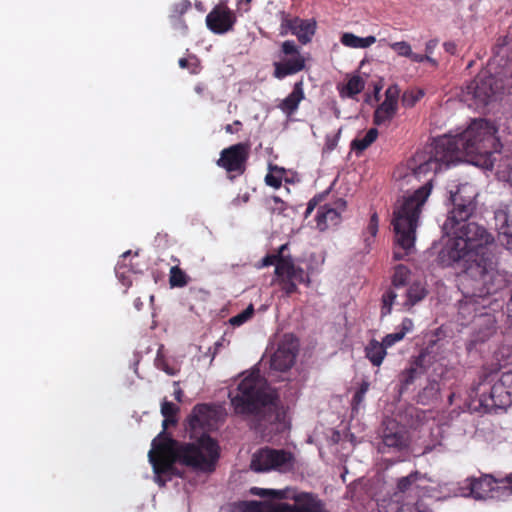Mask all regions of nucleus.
<instances>
[{
    "mask_svg": "<svg viewBox=\"0 0 512 512\" xmlns=\"http://www.w3.org/2000/svg\"><path fill=\"white\" fill-rule=\"evenodd\" d=\"M294 456L283 449L262 448L253 454L250 468L256 472L277 470L287 472L293 469Z\"/></svg>",
    "mask_w": 512,
    "mask_h": 512,
    "instance_id": "0eeeda50",
    "label": "nucleus"
},
{
    "mask_svg": "<svg viewBox=\"0 0 512 512\" xmlns=\"http://www.w3.org/2000/svg\"><path fill=\"white\" fill-rule=\"evenodd\" d=\"M496 133L497 128L491 122L475 119L462 133L440 136L415 153L410 162L413 175L427 180L394 211L392 224L397 245L393 252L394 260L403 259L414 249L419 216L432 191L435 174L467 156L498 152L500 143Z\"/></svg>",
    "mask_w": 512,
    "mask_h": 512,
    "instance_id": "f257e3e1",
    "label": "nucleus"
},
{
    "mask_svg": "<svg viewBox=\"0 0 512 512\" xmlns=\"http://www.w3.org/2000/svg\"><path fill=\"white\" fill-rule=\"evenodd\" d=\"M301 83H296L293 91L281 102L280 108L287 114L293 113L303 98V92L300 88Z\"/></svg>",
    "mask_w": 512,
    "mask_h": 512,
    "instance_id": "a878e982",
    "label": "nucleus"
},
{
    "mask_svg": "<svg viewBox=\"0 0 512 512\" xmlns=\"http://www.w3.org/2000/svg\"><path fill=\"white\" fill-rule=\"evenodd\" d=\"M320 202V194L314 195V197L308 202L306 211L304 213L305 218H307L311 212L315 209V207Z\"/></svg>",
    "mask_w": 512,
    "mask_h": 512,
    "instance_id": "37998d69",
    "label": "nucleus"
},
{
    "mask_svg": "<svg viewBox=\"0 0 512 512\" xmlns=\"http://www.w3.org/2000/svg\"><path fill=\"white\" fill-rule=\"evenodd\" d=\"M444 233L453 236L445 249L448 260L451 264L463 263L467 284H472L482 294L507 286L506 274L498 269L497 257L491 251L495 238L485 227L465 222Z\"/></svg>",
    "mask_w": 512,
    "mask_h": 512,
    "instance_id": "7ed1b4c3",
    "label": "nucleus"
},
{
    "mask_svg": "<svg viewBox=\"0 0 512 512\" xmlns=\"http://www.w3.org/2000/svg\"><path fill=\"white\" fill-rule=\"evenodd\" d=\"M182 396H183V391L180 389V388H177L175 391H174V397L177 401H182Z\"/></svg>",
    "mask_w": 512,
    "mask_h": 512,
    "instance_id": "13d9d810",
    "label": "nucleus"
},
{
    "mask_svg": "<svg viewBox=\"0 0 512 512\" xmlns=\"http://www.w3.org/2000/svg\"><path fill=\"white\" fill-rule=\"evenodd\" d=\"M178 412L179 407L174 403L166 399L161 403L163 430L152 441V448L148 454L159 486H164L172 475L178 474L176 463L195 470L211 472L219 459V445L211 436L203 434L195 442H180L166 432L169 425L177 423Z\"/></svg>",
    "mask_w": 512,
    "mask_h": 512,
    "instance_id": "f03ea898",
    "label": "nucleus"
},
{
    "mask_svg": "<svg viewBox=\"0 0 512 512\" xmlns=\"http://www.w3.org/2000/svg\"><path fill=\"white\" fill-rule=\"evenodd\" d=\"M424 358H425V355L422 353L420 354L414 361V367H417V368H421L422 365H423V361H424Z\"/></svg>",
    "mask_w": 512,
    "mask_h": 512,
    "instance_id": "5fc2aeb1",
    "label": "nucleus"
},
{
    "mask_svg": "<svg viewBox=\"0 0 512 512\" xmlns=\"http://www.w3.org/2000/svg\"><path fill=\"white\" fill-rule=\"evenodd\" d=\"M241 512H320L309 507L290 506L289 503L244 501L239 504Z\"/></svg>",
    "mask_w": 512,
    "mask_h": 512,
    "instance_id": "dca6fc26",
    "label": "nucleus"
},
{
    "mask_svg": "<svg viewBox=\"0 0 512 512\" xmlns=\"http://www.w3.org/2000/svg\"><path fill=\"white\" fill-rule=\"evenodd\" d=\"M408 330H409V328L404 327L399 332L391 333V334L386 335L383 338V341L381 342V344H383L385 348L392 346L395 342L403 339V337L405 336L406 331H408Z\"/></svg>",
    "mask_w": 512,
    "mask_h": 512,
    "instance_id": "c9c22d12",
    "label": "nucleus"
},
{
    "mask_svg": "<svg viewBox=\"0 0 512 512\" xmlns=\"http://www.w3.org/2000/svg\"><path fill=\"white\" fill-rule=\"evenodd\" d=\"M273 76L282 80L287 76L294 75L302 71L305 67V59L303 56L282 58L278 62H274Z\"/></svg>",
    "mask_w": 512,
    "mask_h": 512,
    "instance_id": "4be33fe9",
    "label": "nucleus"
},
{
    "mask_svg": "<svg viewBox=\"0 0 512 512\" xmlns=\"http://www.w3.org/2000/svg\"><path fill=\"white\" fill-rule=\"evenodd\" d=\"M178 63L182 69L189 68V61L186 58H180Z\"/></svg>",
    "mask_w": 512,
    "mask_h": 512,
    "instance_id": "4d7b16f0",
    "label": "nucleus"
},
{
    "mask_svg": "<svg viewBox=\"0 0 512 512\" xmlns=\"http://www.w3.org/2000/svg\"><path fill=\"white\" fill-rule=\"evenodd\" d=\"M339 133H340V131L336 135H334V136H327L326 137V149L328 151L333 150L337 146Z\"/></svg>",
    "mask_w": 512,
    "mask_h": 512,
    "instance_id": "a18cd8bd",
    "label": "nucleus"
},
{
    "mask_svg": "<svg viewBox=\"0 0 512 512\" xmlns=\"http://www.w3.org/2000/svg\"><path fill=\"white\" fill-rule=\"evenodd\" d=\"M500 483H506L507 486L505 488L509 489L512 492V474L506 475L503 479L499 481Z\"/></svg>",
    "mask_w": 512,
    "mask_h": 512,
    "instance_id": "3c124183",
    "label": "nucleus"
},
{
    "mask_svg": "<svg viewBox=\"0 0 512 512\" xmlns=\"http://www.w3.org/2000/svg\"><path fill=\"white\" fill-rule=\"evenodd\" d=\"M378 136V130L376 128H370L363 137L355 138L351 143L352 150L356 152H362L367 149Z\"/></svg>",
    "mask_w": 512,
    "mask_h": 512,
    "instance_id": "c85d7f7f",
    "label": "nucleus"
},
{
    "mask_svg": "<svg viewBox=\"0 0 512 512\" xmlns=\"http://www.w3.org/2000/svg\"><path fill=\"white\" fill-rule=\"evenodd\" d=\"M281 53L285 56L290 57L302 56L299 52L297 45L292 40H287L282 43Z\"/></svg>",
    "mask_w": 512,
    "mask_h": 512,
    "instance_id": "f704fd0d",
    "label": "nucleus"
},
{
    "mask_svg": "<svg viewBox=\"0 0 512 512\" xmlns=\"http://www.w3.org/2000/svg\"><path fill=\"white\" fill-rule=\"evenodd\" d=\"M286 250H288L287 243L281 245L276 253L263 257L260 267L275 265V275L281 288L290 295L297 290V283L304 280V271L295 266L291 256L285 254Z\"/></svg>",
    "mask_w": 512,
    "mask_h": 512,
    "instance_id": "423d86ee",
    "label": "nucleus"
},
{
    "mask_svg": "<svg viewBox=\"0 0 512 512\" xmlns=\"http://www.w3.org/2000/svg\"><path fill=\"white\" fill-rule=\"evenodd\" d=\"M438 45L437 39H430L425 44V54L432 55Z\"/></svg>",
    "mask_w": 512,
    "mask_h": 512,
    "instance_id": "de8ad7c7",
    "label": "nucleus"
},
{
    "mask_svg": "<svg viewBox=\"0 0 512 512\" xmlns=\"http://www.w3.org/2000/svg\"><path fill=\"white\" fill-rule=\"evenodd\" d=\"M497 241L506 250L512 252V214L507 207L494 212Z\"/></svg>",
    "mask_w": 512,
    "mask_h": 512,
    "instance_id": "a211bd4d",
    "label": "nucleus"
},
{
    "mask_svg": "<svg viewBox=\"0 0 512 512\" xmlns=\"http://www.w3.org/2000/svg\"><path fill=\"white\" fill-rule=\"evenodd\" d=\"M478 196L477 188L470 183H463L457 187L455 192H450L452 209L448 212L443 223V231H453L457 225L465 223L475 213Z\"/></svg>",
    "mask_w": 512,
    "mask_h": 512,
    "instance_id": "39448f33",
    "label": "nucleus"
},
{
    "mask_svg": "<svg viewBox=\"0 0 512 512\" xmlns=\"http://www.w3.org/2000/svg\"><path fill=\"white\" fill-rule=\"evenodd\" d=\"M217 416L218 410L216 407L209 404H197L193 408L187 421L189 427L192 430H196L198 428L210 426L212 422L216 421Z\"/></svg>",
    "mask_w": 512,
    "mask_h": 512,
    "instance_id": "6ab92c4d",
    "label": "nucleus"
},
{
    "mask_svg": "<svg viewBox=\"0 0 512 512\" xmlns=\"http://www.w3.org/2000/svg\"><path fill=\"white\" fill-rule=\"evenodd\" d=\"M494 333V329L491 325L487 326V333L484 336H479L478 340L485 341L488 337H490Z\"/></svg>",
    "mask_w": 512,
    "mask_h": 512,
    "instance_id": "603ef678",
    "label": "nucleus"
},
{
    "mask_svg": "<svg viewBox=\"0 0 512 512\" xmlns=\"http://www.w3.org/2000/svg\"><path fill=\"white\" fill-rule=\"evenodd\" d=\"M422 96V91H418L416 94L413 92H405L402 96V103L405 107H412Z\"/></svg>",
    "mask_w": 512,
    "mask_h": 512,
    "instance_id": "e433bc0d",
    "label": "nucleus"
},
{
    "mask_svg": "<svg viewBox=\"0 0 512 512\" xmlns=\"http://www.w3.org/2000/svg\"><path fill=\"white\" fill-rule=\"evenodd\" d=\"M230 323L233 324V325H236V326H240L244 322L237 321V322H230Z\"/></svg>",
    "mask_w": 512,
    "mask_h": 512,
    "instance_id": "69168bd1",
    "label": "nucleus"
},
{
    "mask_svg": "<svg viewBox=\"0 0 512 512\" xmlns=\"http://www.w3.org/2000/svg\"><path fill=\"white\" fill-rule=\"evenodd\" d=\"M507 181L512 186V169L508 172V179H507Z\"/></svg>",
    "mask_w": 512,
    "mask_h": 512,
    "instance_id": "e2e57ef3",
    "label": "nucleus"
},
{
    "mask_svg": "<svg viewBox=\"0 0 512 512\" xmlns=\"http://www.w3.org/2000/svg\"><path fill=\"white\" fill-rule=\"evenodd\" d=\"M422 371L419 370L417 367H414V365H412L410 368L406 369L405 371H403L400 375V382L403 386H408L409 384H411L415 378L421 374Z\"/></svg>",
    "mask_w": 512,
    "mask_h": 512,
    "instance_id": "72a5a7b5",
    "label": "nucleus"
},
{
    "mask_svg": "<svg viewBox=\"0 0 512 512\" xmlns=\"http://www.w3.org/2000/svg\"><path fill=\"white\" fill-rule=\"evenodd\" d=\"M369 389V383L367 381H363L360 385L359 392L360 394H366Z\"/></svg>",
    "mask_w": 512,
    "mask_h": 512,
    "instance_id": "6e6d98bb",
    "label": "nucleus"
},
{
    "mask_svg": "<svg viewBox=\"0 0 512 512\" xmlns=\"http://www.w3.org/2000/svg\"><path fill=\"white\" fill-rule=\"evenodd\" d=\"M466 272L461 276V284L464 288V299L459 302L458 313L462 318H476L487 317L489 314L486 307V297L497 293L493 291L489 293H479V291L472 284L466 283Z\"/></svg>",
    "mask_w": 512,
    "mask_h": 512,
    "instance_id": "9d476101",
    "label": "nucleus"
},
{
    "mask_svg": "<svg viewBox=\"0 0 512 512\" xmlns=\"http://www.w3.org/2000/svg\"><path fill=\"white\" fill-rule=\"evenodd\" d=\"M322 512H331L322 506Z\"/></svg>",
    "mask_w": 512,
    "mask_h": 512,
    "instance_id": "338daca9",
    "label": "nucleus"
},
{
    "mask_svg": "<svg viewBox=\"0 0 512 512\" xmlns=\"http://www.w3.org/2000/svg\"><path fill=\"white\" fill-rule=\"evenodd\" d=\"M242 127V123L239 120H235L232 124H227L225 126V131L229 134H235L239 132Z\"/></svg>",
    "mask_w": 512,
    "mask_h": 512,
    "instance_id": "c03bdc74",
    "label": "nucleus"
},
{
    "mask_svg": "<svg viewBox=\"0 0 512 512\" xmlns=\"http://www.w3.org/2000/svg\"><path fill=\"white\" fill-rule=\"evenodd\" d=\"M119 269H120V267H118V266H117V267H116V273H117V274H119V273H120Z\"/></svg>",
    "mask_w": 512,
    "mask_h": 512,
    "instance_id": "774afa93",
    "label": "nucleus"
},
{
    "mask_svg": "<svg viewBox=\"0 0 512 512\" xmlns=\"http://www.w3.org/2000/svg\"><path fill=\"white\" fill-rule=\"evenodd\" d=\"M420 478L421 474L417 471L410 473L408 476L400 478L397 483V490L402 493L410 490L412 485L415 484Z\"/></svg>",
    "mask_w": 512,
    "mask_h": 512,
    "instance_id": "473e14b6",
    "label": "nucleus"
},
{
    "mask_svg": "<svg viewBox=\"0 0 512 512\" xmlns=\"http://www.w3.org/2000/svg\"><path fill=\"white\" fill-rule=\"evenodd\" d=\"M283 169L279 170L278 174H274V173H268L265 177V182L267 185L273 187V188H280L281 185H282V173H283Z\"/></svg>",
    "mask_w": 512,
    "mask_h": 512,
    "instance_id": "4c0bfd02",
    "label": "nucleus"
},
{
    "mask_svg": "<svg viewBox=\"0 0 512 512\" xmlns=\"http://www.w3.org/2000/svg\"><path fill=\"white\" fill-rule=\"evenodd\" d=\"M250 492L262 498L270 497L279 500L290 499L294 501V504H290V506L309 507L314 511H320V502L317 500V496L311 493H298L291 488L265 489L258 487L251 488Z\"/></svg>",
    "mask_w": 512,
    "mask_h": 512,
    "instance_id": "9b49d317",
    "label": "nucleus"
},
{
    "mask_svg": "<svg viewBox=\"0 0 512 512\" xmlns=\"http://www.w3.org/2000/svg\"><path fill=\"white\" fill-rule=\"evenodd\" d=\"M389 47L397 53V55L409 58L412 62L419 60L418 53L412 51L411 45L406 41L393 42Z\"/></svg>",
    "mask_w": 512,
    "mask_h": 512,
    "instance_id": "7c9ffc66",
    "label": "nucleus"
},
{
    "mask_svg": "<svg viewBox=\"0 0 512 512\" xmlns=\"http://www.w3.org/2000/svg\"><path fill=\"white\" fill-rule=\"evenodd\" d=\"M299 341L292 334H285L270 359V368L286 372L294 365L298 353Z\"/></svg>",
    "mask_w": 512,
    "mask_h": 512,
    "instance_id": "f8f14e48",
    "label": "nucleus"
},
{
    "mask_svg": "<svg viewBox=\"0 0 512 512\" xmlns=\"http://www.w3.org/2000/svg\"><path fill=\"white\" fill-rule=\"evenodd\" d=\"M367 232L372 236H376L378 232V215L376 212H374L371 215L370 221L367 226Z\"/></svg>",
    "mask_w": 512,
    "mask_h": 512,
    "instance_id": "ea45409f",
    "label": "nucleus"
},
{
    "mask_svg": "<svg viewBox=\"0 0 512 512\" xmlns=\"http://www.w3.org/2000/svg\"><path fill=\"white\" fill-rule=\"evenodd\" d=\"M158 366L160 367V365L158 364ZM161 369H163L167 374L169 375H173L174 374V370L173 369H170L167 365H162L161 366Z\"/></svg>",
    "mask_w": 512,
    "mask_h": 512,
    "instance_id": "bf43d9fd",
    "label": "nucleus"
},
{
    "mask_svg": "<svg viewBox=\"0 0 512 512\" xmlns=\"http://www.w3.org/2000/svg\"><path fill=\"white\" fill-rule=\"evenodd\" d=\"M443 48L447 53L451 55H455L457 53V45L453 41L444 42Z\"/></svg>",
    "mask_w": 512,
    "mask_h": 512,
    "instance_id": "09e8293b",
    "label": "nucleus"
},
{
    "mask_svg": "<svg viewBox=\"0 0 512 512\" xmlns=\"http://www.w3.org/2000/svg\"><path fill=\"white\" fill-rule=\"evenodd\" d=\"M364 396L365 394H360L359 391L356 392V394L354 395V398H353V402L355 405H359L361 404V402L363 401L364 399Z\"/></svg>",
    "mask_w": 512,
    "mask_h": 512,
    "instance_id": "864d4df0",
    "label": "nucleus"
},
{
    "mask_svg": "<svg viewBox=\"0 0 512 512\" xmlns=\"http://www.w3.org/2000/svg\"><path fill=\"white\" fill-rule=\"evenodd\" d=\"M364 87H365L364 80L360 76L355 75V76L351 77L346 84V87H345L346 95L348 97H354L355 95L361 93L362 90L364 89Z\"/></svg>",
    "mask_w": 512,
    "mask_h": 512,
    "instance_id": "2f4dec72",
    "label": "nucleus"
},
{
    "mask_svg": "<svg viewBox=\"0 0 512 512\" xmlns=\"http://www.w3.org/2000/svg\"><path fill=\"white\" fill-rule=\"evenodd\" d=\"M316 31V22L301 19L299 17H289L284 15L281 20V35H285L288 32L295 35L299 42L307 44L311 41L312 36Z\"/></svg>",
    "mask_w": 512,
    "mask_h": 512,
    "instance_id": "4468645a",
    "label": "nucleus"
},
{
    "mask_svg": "<svg viewBox=\"0 0 512 512\" xmlns=\"http://www.w3.org/2000/svg\"><path fill=\"white\" fill-rule=\"evenodd\" d=\"M228 397L234 413L245 417H260L266 410L275 407L277 399L259 370H253L243 377Z\"/></svg>",
    "mask_w": 512,
    "mask_h": 512,
    "instance_id": "20e7f679",
    "label": "nucleus"
},
{
    "mask_svg": "<svg viewBox=\"0 0 512 512\" xmlns=\"http://www.w3.org/2000/svg\"><path fill=\"white\" fill-rule=\"evenodd\" d=\"M346 210V201L343 198L336 199L333 203L322 205V231L337 227L342 221V213Z\"/></svg>",
    "mask_w": 512,
    "mask_h": 512,
    "instance_id": "412c9836",
    "label": "nucleus"
},
{
    "mask_svg": "<svg viewBox=\"0 0 512 512\" xmlns=\"http://www.w3.org/2000/svg\"><path fill=\"white\" fill-rule=\"evenodd\" d=\"M254 314V307L250 304L245 310L241 313L231 317L229 320H249Z\"/></svg>",
    "mask_w": 512,
    "mask_h": 512,
    "instance_id": "a19ab883",
    "label": "nucleus"
},
{
    "mask_svg": "<svg viewBox=\"0 0 512 512\" xmlns=\"http://www.w3.org/2000/svg\"><path fill=\"white\" fill-rule=\"evenodd\" d=\"M130 254H131V251H126V252H124V253L122 254V256H121V257L125 259V258H126L127 256H129Z\"/></svg>",
    "mask_w": 512,
    "mask_h": 512,
    "instance_id": "0e129e2a",
    "label": "nucleus"
},
{
    "mask_svg": "<svg viewBox=\"0 0 512 512\" xmlns=\"http://www.w3.org/2000/svg\"><path fill=\"white\" fill-rule=\"evenodd\" d=\"M339 438H340V434L338 432H335L332 440L334 443H336V442H338Z\"/></svg>",
    "mask_w": 512,
    "mask_h": 512,
    "instance_id": "680f3d73",
    "label": "nucleus"
},
{
    "mask_svg": "<svg viewBox=\"0 0 512 512\" xmlns=\"http://www.w3.org/2000/svg\"><path fill=\"white\" fill-rule=\"evenodd\" d=\"M191 7V3L188 0H183L174 6L175 13L182 15L187 12Z\"/></svg>",
    "mask_w": 512,
    "mask_h": 512,
    "instance_id": "79ce46f5",
    "label": "nucleus"
},
{
    "mask_svg": "<svg viewBox=\"0 0 512 512\" xmlns=\"http://www.w3.org/2000/svg\"><path fill=\"white\" fill-rule=\"evenodd\" d=\"M501 88L493 75L481 72L466 86V100H473L477 109L483 108L495 99Z\"/></svg>",
    "mask_w": 512,
    "mask_h": 512,
    "instance_id": "6e6552de",
    "label": "nucleus"
},
{
    "mask_svg": "<svg viewBox=\"0 0 512 512\" xmlns=\"http://www.w3.org/2000/svg\"><path fill=\"white\" fill-rule=\"evenodd\" d=\"M411 271L410 269L403 265H396L394 268V273L392 276V286L393 289H388L382 295V307H381V316L385 317L391 312L392 305L398 304L396 302V298L398 294L394 289H402L410 283Z\"/></svg>",
    "mask_w": 512,
    "mask_h": 512,
    "instance_id": "ddd939ff",
    "label": "nucleus"
},
{
    "mask_svg": "<svg viewBox=\"0 0 512 512\" xmlns=\"http://www.w3.org/2000/svg\"><path fill=\"white\" fill-rule=\"evenodd\" d=\"M397 108L398 106L394 105L390 101H383L374 112V124L380 126L386 122H390L395 116Z\"/></svg>",
    "mask_w": 512,
    "mask_h": 512,
    "instance_id": "b1692460",
    "label": "nucleus"
},
{
    "mask_svg": "<svg viewBox=\"0 0 512 512\" xmlns=\"http://www.w3.org/2000/svg\"><path fill=\"white\" fill-rule=\"evenodd\" d=\"M376 42L375 36L359 37L353 33H344L341 36V43L351 48H368Z\"/></svg>",
    "mask_w": 512,
    "mask_h": 512,
    "instance_id": "cd10ccee",
    "label": "nucleus"
},
{
    "mask_svg": "<svg viewBox=\"0 0 512 512\" xmlns=\"http://www.w3.org/2000/svg\"><path fill=\"white\" fill-rule=\"evenodd\" d=\"M495 480L491 476H484L479 479L469 480L470 495L477 499L483 500L490 497Z\"/></svg>",
    "mask_w": 512,
    "mask_h": 512,
    "instance_id": "5701e85b",
    "label": "nucleus"
},
{
    "mask_svg": "<svg viewBox=\"0 0 512 512\" xmlns=\"http://www.w3.org/2000/svg\"><path fill=\"white\" fill-rule=\"evenodd\" d=\"M271 200L274 202L275 206L273 207L274 210L283 211L285 209V203L280 199L278 196H273Z\"/></svg>",
    "mask_w": 512,
    "mask_h": 512,
    "instance_id": "8fccbe9b",
    "label": "nucleus"
},
{
    "mask_svg": "<svg viewBox=\"0 0 512 512\" xmlns=\"http://www.w3.org/2000/svg\"><path fill=\"white\" fill-rule=\"evenodd\" d=\"M365 354L374 366H380L386 355V348L381 342L372 339L365 347Z\"/></svg>",
    "mask_w": 512,
    "mask_h": 512,
    "instance_id": "393cba45",
    "label": "nucleus"
},
{
    "mask_svg": "<svg viewBox=\"0 0 512 512\" xmlns=\"http://www.w3.org/2000/svg\"><path fill=\"white\" fill-rule=\"evenodd\" d=\"M398 96H399V90L396 86L389 87L385 92V99L384 101H390L394 105L398 106Z\"/></svg>",
    "mask_w": 512,
    "mask_h": 512,
    "instance_id": "58836bf2",
    "label": "nucleus"
},
{
    "mask_svg": "<svg viewBox=\"0 0 512 512\" xmlns=\"http://www.w3.org/2000/svg\"><path fill=\"white\" fill-rule=\"evenodd\" d=\"M384 425L382 442L385 447L402 449L407 445L406 433L395 420H387Z\"/></svg>",
    "mask_w": 512,
    "mask_h": 512,
    "instance_id": "aec40b11",
    "label": "nucleus"
},
{
    "mask_svg": "<svg viewBox=\"0 0 512 512\" xmlns=\"http://www.w3.org/2000/svg\"><path fill=\"white\" fill-rule=\"evenodd\" d=\"M427 291L420 282H413L405 292V300L401 305L413 306L425 298Z\"/></svg>",
    "mask_w": 512,
    "mask_h": 512,
    "instance_id": "bb28decb",
    "label": "nucleus"
},
{
    "mask_svg": "<svg viewBox=\"0 0 512 512\" xmlns=\"http://www.w3.org/2000/svg\"><path fill=\"white\" fill-rule=\"evenodd\" d=\"M250 148V143L240 142L224 148L220 152V157L216 164L228 173L230 180L245 173L250 156Z\"/></svg>",
    "mask_w": 512,
    "mask_h": 512,
    "instance_id": "1a4fd4ad",
    "label": "nucleus"
},
{
    "mask_svg": "<svg viewBox=\"0 0 512 512\" xmlns=\"http://www.w3.org/2000/svg\"><path fill=\"white\" fill-rule=\"evenodd\" d=\"M234 13L226 6H216L206 16V25L215 34H224L233 29Z\"/></svg>",
    "mask_w": 512,
    "mask_h": 512,
    "instance_id": "2eb2a0df",
    "label": "nucleus"
},
{
    "mask_svg": "<svg viewBox=\"0 0 512 512\" xmlns=\"http://www.w3.org/2000/svg\"><path fill=\"white\" fill-rule=\"evenodd\" d=\"M418 57L420 58L419 60H415L414 62L415 63H422V62H428L430 63L432 66H437L438 65V62L431 57V55H428V54H418Z\"/></svg>",
    "mask_w": 512,
    "mask_h": 512,
    "instance_id": "49530a36",
    "label": "nucleus"
},
{
    "mask_svg": "<svg viewBox=\"0 0 512 512\" xmlns=\"http://www.w3.org/2000/svg\"><path fill=\"white\" fill-rule=\"evenodd\" d=\"M190 277L178 265L172 266L169 272V284L172 288H182L188 284Z\"/></svg>",
    "mask_w": 512,
    "mask_h": 512,
    "instance_id": "c756f323",
    "label": "nucleus"
},
{
    "mask_svg": "<svg viewBox=\"0 0 512 512\" xmlns=\"http://www.w3.org/2000/svg\"><path fill=\"white\" fill-rule=\"evenodd\" d=\"M490 397L495 407L506 408L512 405V371L503 373L494 383Z\"/></svg>",
    "mask_w": 512,
    "mask_h": 512,
    "instance_id": "f3484780",
    "label": "nucleus"
},
{
    "mask_svg": "<svg viewBox=\"0 0 512 512\" xmlns=\"http://www.w3.org/2000/svg\"><path fill=\"white\" fill-rule=\"evenodd\" d=\"M315 221L317 222V226L320 225V208L317 209L315 213Z\"/></svg>",
    "mask_w": 512,
    "mask_h": 512,
    "instance_id": "052dcab7",
    "label": "nucleus"
}]
</instances>
